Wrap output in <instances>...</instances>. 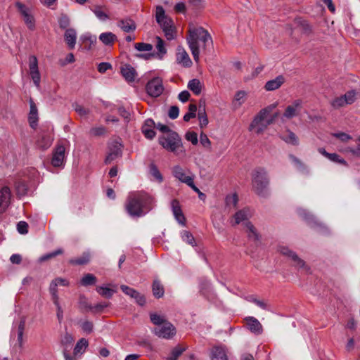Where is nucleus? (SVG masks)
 Returning a JSON list of instances; mask_svg holds the SVG:
<instances>
[{
    "label": "nucleus",
    "mask_w": 360,
    "mask_h": 360,
    "mask_svg": "<svg viewBox=\"0 0 360 360\" xmlns=\"http://www.w3.org/2000/svg\"><path fill=\"white\" fill-rule=\"evenodd\" d=\"M186 139L193 145H196L198 141V135L194 131H188L186 134Z\"/></svg>",
    "instance_id": "obj_58"
},
{
    "label": "nucleus",
    "mask_w": 360,
    "mask_h": 360,
    "mask_svg": "<svg viewBox=\"0 0 360 360\" xmlns=\"http://www.w3.org/2000/svg\"><path fill=\"white\" fill-rule=\"evenodd\" d=\"M100 41L106 46L112 45L117 39L115 34L110 32L101 33L99 36Z\"/></svg>",
    "instance_id": "obj_32"
},
{
    "label": "nucleus",
    "mask_w": 360,
    "mask_h": 360,
    "mask_svg": "<svg viewBox=\"0 0 360 360\" xmlns=\"http://www.w3.org/2000/svg\"><path fill=\"white\" fill-rule=\"evenodd\" d=\"M17 12L21 20L30 30L36 29V10L34 7L30 4H24L17 1L15 4Z\"/></svg>",
    "instance_id": "obj_3"
},
{
    "label": "nucleus",
    "mask_w": 360,
    "mask_h": 360,
    "mask_svg": "<svg viewBox=\"0 0 360 360\" xmlns=\"http://www.w3.org/2000/svg\"><path fill=\"white\" fill-rule=\"evenodd\" d=\"M247 328L251 333L259 335L263 332V327L260 322L253 316H247L244 319Z\"/></svg>",
    "instance_id": "obj_18"
},
{
    "label": "nucleus",
    "mask_w": 360,
    "mask_h": 360,
    "mask_svg": "<svg viewBox=\"0 0 360 360\" xmlns=\"http://www.w3.org/2000/svg\"><path fill=\"white\" fill-rule=\"evenodd\" d=\"M134 46L139 51H150L153 49V46L147 43H136Z\"/></svg>",
    "instance_id": "obj_55"
},
{
    "label": "nucleus",
    "mask_w": 360,
    "mask_h": 360,
    "mask_svg": "<svg viewBox=\"0 0 360 360\" xmlns=\"http://www.w3.org/2000/svg\"><path fill=\"white\" fill-rule=\"evenodd\" d=\"M147 93L153 96L158 97L162 94L164 91L162 80L160 77H155L150 79L146 84Z\"/></svg>",
    "instance_id": "obj_11"
},
{
    "label": "nucleus",
    "mask_w": 360,
    "mask_h": 360,
    "mask_svg": "<svg viewBox=\"0 0 360 360\" xmlns=\"http://www.w3.org/2000/svg\"><path fill=\"white\" fill-rule=\"evenodd\" d=\"M88 346V342L84 338L80 339L74 348V355L82 354Z\"/></svg>",
    "instance_id": "obj_38"
},
{
    "label": "nucleus",
    "mask_w": 360,
    "mask_h": 360,
    "mask_svg": "<svg viewBox=\"0 0 360 360\" xmlns=\"http://www.w3.org/2000/svg\"><path fill=\"white\" fill-rule=\"evenodd\" d=\"M214 51L213 41L208 33V32L204 30V53H212Z\"/></svg>",
    "instance_id": "obj_31"
},
{
    "label": "nucleus",
    "mask_w": 360,
    "mask_h": 360,
    "mask_svg": "<svg viewBox=\"0 0 360 360\" xmlns=\"http://www.w3.org/2000/svg\"><path fill=\"white\" fill-rule=\"evenodd\" d=\"M17 230L20 234H25L28 232V224L23 221H19L17 224Z\"/></svg>",
    "instance_id": "obj_60"
},
{
    "label": "nucleus",
    "mask_w": 360,
    "mask_h": 360,
    "mask_svg": "<svg viewBox=\"0 0 360 360\" xmlns=\"http://www.w3.org/2000/svg\"><path fill=\"white\" fill-rule=\"evenodd\" d=\"M356 91L355 90H351L346 92L344 95L341 96L343 98L345 103L347 105H351L354 103L356 99Z\"/></svg>",
    "instance_id": "obj_37"
},
{
    "label": "nucleus",
    "mask_w": 360,
    "mask_h": 360,
    "mask_svg": "<svg viewBox=\"0 0 360 360\" xmlns=\"http://www.w3.org/2000/svg\"><path fill=\"white\" fill-rule=\"evenodd\" d=\"M330 105L335 109H338L346 105L341 96L333 99L330 102Z\"/></svg>",
    "instance_id": "obj_54"
},
{
    "label": "nucleus",
    "mask_w": 360,
    "mask_h": 360,
    "mask_svg": "<svg viewBox=\"0 0 360 360\" xmlns=\"http://www.w3.org/2000/svg\"><path fill=\"white\" fill-rule=\"evenodd\" d=\"M277 251L285 257L286 259L291 262L292 265L295 268L302 269L306 271H309V268L305 264L304 261L298 257V255L288 247L284 245H279L277 248Z\"/></svg>",
    "instance_id": "obj_7"
},
{
    "label": "nucleus",
    "mask_w": 360,
    "mask_h": 360,
    "mask_svg": "<svg viewBox=\"0 0 360 360\" xmlns=\"http://www.w3.org/2000/svg\"><path fill=\"white\" fill-rule=\"evenodd\" d=\"M252 215L251 211L248 208H244L237 212L234 217V223L238 224L241 222L247 221Z\"/></svg>",
    "instance_id": "obj_28"
},
{
    "label": "nucleus",
    "mask_w": 360,
    "mask_h": 360,
    "mask_svg": "<svg viewBox=\"0 0 360 360\" xmlns=\"http://www.w3.org/2000/svg\"><path fill=\"white\" fill-rule=\"evenodd\" d=\"M82 329L84 332L90 333L93 331V323L89 321H85L81 324Z\"/></svg>",
    "instance_id": "obj_61"
},
{
    "label": "nucleus",
    "mask_w": 360,
    "mask_h": 360,
    "mask_svg": "<svg viewBox=\"0 0 360 360\" xmlns=\"http://www.w3.org/2000/svg\"><path fill=\"white\" fill-rule=\"evenodd\" d=\"M281 139L287 143L293 146H297L299 144L298 137L292 131L288 130L286 133L282 135Z\"/></svg>",
    "instance_id": "obj_33"
},
{
    "label": "nucleus",
    "mask_w": 360,
    "mask_h": 360,
    "mask_svg": "<svg viewBox=\"0 0 360 360\" xmlns=\"http://www.w3.org/2000/svg\"><path fill=\"white\" fill-rule=\"evenodd\" d=\"M63 253V250L61 249H58V250H56L51 253H49V254H46L42 257H40L39 260L41 262H44V261H46L47 259H49L52 257H54L58 255H60Z\"/></svg>",
    "instance_id": "obj_59"
},
{
    "label": "nucleus",
    "mask_w": 360,
    "mask_h": 360,
    "mask_svg": "<svg viewBox=\"0 0 360 360\" xmlns=\"http://www.w3.org/2000/svg\"><path fill=\"white\" fill-rule=\"evenodd\" d=\"M184 350L185 349L179 345L175 347L167 357V360H177Z\"/></svg>",
    "instance_id": "obj_39"
},
{
    "label": "nucleus",
    "mask_w": 360,
    "mask_h": 360,
    "mask_svg": "<svg viewBox=\"0 0 360 360\" xmlns=\"http://www.w3.org/2000/svg\"><path fill=\"white\" fill-rule=\"evenodd\" d=\"M252 184L254 191L259 195H262L269 184L266 171L262 167L257 168L252 173Z\"/></svg>",
    "instance_id": "obj_6"
},
{
    "label": "nucleus",
    "mask_w": 360,
    "mask_h": 360,
    "mask_svg": "<svg viewBox=\"0 0 360 360\" xmlns=\"http://www.w3.org/2000/svg\"><path fill=\"white\" fill-rule=\"evenodd\" d=\"M91 11L97 17V18L100 20L105 21L107 19H108V14L105 13V11L103 10L102 7L96 6L94 8H92Z\"/></svg>",
    "instance_id": "obj_42"
},
{
    "label": "nucleus",
    "mask_w": 360,
    "mask_h": 360,
    "mask_svg": "<svg viewBox=\"0 0 360 360\" xmlns=\"http://www.w3.org/2000/svg\"><path fill=\"white\" fill-rule=\"evenodd\" d=\"M180 236L182 240L188 245L194 247L196 245L195 240L191 232L186 230H183L180 232Z\"/></svg>",
    "instance_id": "obj_36"
},
{
    "label": "nucleus",
    "mask_w": 360,
    "mask_h": 360,
    "mask_svg": "<svg viewBox=\"0 0 360 360\" xmlns=\"http://www.w3.org/2000/svg\"><path fill=\"white\" fill-rule=\"evenodd\" d=\"M73 107L77 113L80 116H86L89 113V109L85 108L84 107L78 103H75L73 105Z\"/></svg>",
    "instance_id": "obj_56"
},
{
    "label": "nucleus",
    "mask_w": 360,
    "mask_h": 360,
    "mask_svg": "<svg viewBox=\"0 0 360 360\" xmlns=\"http://www.w3.org/2000/svg\"><path fill=\"white\" fill-rule=\"evenodd\" d=\"M210 357L211 360H229L227 347L222 345L212 347Z\"/></svg>",
    "instance_id": "obj_14"
},
{
    "label": "nucleus",
    "mask_w": 360,
    "mask_h": 360,
    "mask_svg": "<svg viewBox=\"0 0 360 360\" xmlns=\"http://www.w3.org/2000/svg\"><path fill=\"white\" fill-rule=\"evenodd\" d=\"M150 318L151 322L155 324L156 326H161L164 323H166L167 321L165 320V317L163 316L159 315L156 313H151L150 314Z\"/></svg>",
    "instance_id": "obj_45"
},
{
    "label": "nucleus",
    "mask_w": 360,
    "mask_h": 360,
    "mask_svg": "<svg viewBox=\"0 0 360 360\" xmlns=\"http://www.w3.org/2000/svg\"><path fill=\"white\" fill-rule=\"evenodd\" d=\"M188 88L196 95L200 94L201 92L200 82L196 79H193L188 82Z\"/></svg>",
    "instance_id": "obj_40"
},
{
    "label": "nucleus",
    "mask_w": 360,
    "mask_h": 360,
    "mask_svg": "<svg viewBox=\"0 0 360 360\" xmlns=\"http://www.w3.org/2000/svg\"><path fill=\"white\" fill-rule=\"evenodd\" d=\"M29 70L30 75L33 81L34 84L37 89L40 88L41 75L38 67V60L35 56H30L29 57Z\"/></svg>",
    "instance_id": "obj_10"
},
{
    "label": "nucleus",
    "mask_w": 360,
    "mask_h": 360,
    "mask_svg": "<svg viewBox=\"0 0 360 360\" xmlns=\"http://www.w3.org/2000/svg\"><path fill=\"white\" fill-rule=\"evenodd\" d=\"M285 82V78L283 75H278L273 79L269 80L264 85V89L266 91H272L278 89Z\"/></svg>",
    "instance_id": "obj_21"
},
{
    "label": "nucleus",
    "mask_w": 360,
    "mask_h": 360,
    "mask_svg": "<svg viewBox=\"0 0 360 360\" xmlns=\"http://www.w3.org/2000/svg\"><path fill=\"white\" fill-rule=\"evenodd\" d=\"M153 331L155 335L164 339H172L176 334L175 327L168 321L161 326H155Z\"/></svg>",
    "instance_id": "obj_9"
},
{
    "label": "nucleus",
    "mask_w": 360,
    "mask_h": 360,
    "mask_svg": "<svg viewBox=\"0 0 360 360\" xmlns=\"http://www.w3.org/2000/svg\"><path fill=\"white\" fill-rule=\"evenodd\" d=\"M156 20L162 27L165 35L168 40L174 39V25L172 20L165 15V10L162 6L156 8Z\"/></svg>",
    "instance_id": "obj_5"
},
{
    "label": "nucleus",
    "mask_w": 360,
    "mask_h": 360,
    "mask_svg": "<svg viewBox=\"0 0 360 360\" xmlns=\"http://www.w3.org/2000/svg\"><path fill=\"white\" fill-rule=\"evenodd\" d=\"M156 39H157L156 48L158 50V54L159 55L160 58H161L167 53V50L165 47V44H164L163 40L159 37H157Z\"/></svg>",
    "instance_id": "obj_50"
},
{
    "label": "nucleus",
    "mask_w": 360,
    "mask_h": 360,
    "mask_svg": "<svg viewBox=\"0 0 360 360\" xmlns=\"http://www.w3.org/2000/svg\"><path fill=\"white\" fill-rule=\"evenodd\" d=\"M245 231L249 240L253 242H258L259 240V235L253 224L249 221H247L245 223Z\"/></svg>",
    "instance_id": "obj_29"
},
{
    "label": "nucleus",
    "mask_w": 360,
    "mask_h": 360,
    "mask_svg": "<svg viewBox=\"0 0 360 360\" xmlns=\"http://www.w3.org/2000/svg\"><path fill=\"white\" fill-rule=\"evenodd\" d=\"M329 160L347 166V162L337 153H329L327 158Z\"/></svg>",
    "instance_id": "obj_52"
},
{
    "label": "nucleus",
    "mask_w": 360,
    "mask_h": 360,
    "mask_svg": "<svg viewBox=\"0 0 360 360\" xmlns=\"http://www.w3.org/2000/svg\"><path fill=\"white\" fill-rule=\"evenodd\" d=\"M154 199L143 191L131 192L129 194L126 209L132 217H141L149 212Z\"/></svg>",
    "instance_id": "obj_1"
},
{
    "label": "nucleus",
    "mask_w": 360,
    "mask_h": 360,
    "mask_svg": "<svg viewBox=\"0 0 360 360\" xmlns=\"http://www.w3.org/2000/svg\"><path fill=\"white\" fill-rule=\"evenodd\" d=\"M25 326V321L24 319H22L18 325V341L20 345H22V337H23Z\"/></svg>",
    "instance_id": "obj_53"
},
{
    "label": "nucleus",
    "mask_w": 360,
    "mask_h": 360,
    "mask_svg": "<svg viewBox=\"0 0 360 360\" xmlns=\"http://www.w3.org/2000/svg\"><path fill=\"white\" fill-rule=\"evenodd\" d=\"M120 72L123 77L127 82H133L135 79L136 76V72L135 69L129 64H124L122 65Z\"/></svg>",
    "instance_id": "obj_24"
},
{
    "label": "nucleus",
    "mask_w": 360,
    "mask_h": 360,
    "mask_svg": "<svg viewBox=\"0 0 360 360\" xmlns=\"http://www.w3.org/2000/svg\"><path fill=\"white\" fill-rule=\"evenodd\" d=\"M122 146L120 141H113L110 142L108 146L109 151L105 159V162L110 164L115 160L120 158L122 155Z\"/></svg>",
    "instance_id": "obj_12"
},
{
    "label": "nucleus",
    "mask_w": 360,
    "mask_h": 360,
    "mask_svg": "<svg viewBox=\"0 0 360 360\" xmlns=\"http://www.w3.org/2000/svg\"><path fill=\"white\" fill-rule=\"evenodd\" d=\"M174 176L183 183L191 185V181L193 179L190 175L187 174L185 171L179 166H176L172 170Z\"/></svg>",
    "instance_id": "obj_22"
},
{
    "label": "nucleus",
    "mask_w": 360,
    "mask_h": 360,
    "mask_svg": "<svg viewBox=\"0 0 360 360\" xmlns=\"http://www.w3.org/2000/svg\"><path fill=\"white\" fill-rule=\"evenodd\" d=\"M176 62L179 65L184 68H189L192 65V61L186 51V50L181 46L176 48Z\"/></svg>",
    "instance_id": "obj_17"
},
{
    "label": "nucleus",
    "mask_w": 360,
    "mask_h": 360,
    "mask_svg": "<svg viewBox=\"0 0 360 360\" xmlns=\"http://www.w3.org/2000/svg\"><path fill=\"white\" fill-rule=\"evenodd\" d=\"M56 282V281L55 279L53 280L49 285V292L51 295L52 300L53 302H57V301L59 300L57 290L58 285Z\"/></svg>",
    "instance_id": "obj_47"
},
{
    "label": "nucleus",
    "mask_w": 360,
    "mask_h": 360,
    "mask_svg": "<svg viewBox=\"0 0 360 360\" xmlns=\"http://www.w3.org/2000/svg\"><path fill=\"white\" fill-rule=\"evenodd\" d=\"M197 106L195 104L191 103L188 105V110L184 116V120L188 122L191 118H194L196 116Z\"/></svg>",
    "instance_id": "obj_44"
},
{
    "label": "nucleus",
    "mask_w": 360,
    "mask_h": 360,
    "mask_svg": "<svg viewBox=\"0 0 360 360\" xmlns=\"http://www.w3.org/2000/svg\"><path fill=\"white\" fill-rule=\"evenodd\" d=\"M81 39L85 42H89L90 45L94 44L96 42V37L90 34H85L81 37Z\"/></svg>",
    "instance_id": "obj_63"
},
{
    "label": "nucleus",
    "mask_w": 360,
    "mask_h": 360,
    "mask_svg": "<svg viewBox=\"0 0 360 360\" xmlns=\"http://www.w3.org/2000/svg\"><path fill=\"white\" fill-rule=\"evenodd\" d=\"M150 173L158 182L162 181V176L158 170V167L154 164H151L150 165Z\"/></svg>",
    "instance_id": "obj_51"
},
{
    "label": "nucleus",
    "mask_w": 360,
    "mask_h": 360,
    "mask_svg": "<svg viewBox=\"0 0 360 360\" xmlns=\"http://www.w3.org/2000/svg\"><path fill=\"white\" fill-rule=\"evenodd\" d=\"M38 115L37 108L34 103L30 101V111L29 114V122L32 128H35L37 125Z\"/></svg>",
    "instance_id": "obj_30"
},
{
    "label": "nucleus",
    "mask_w": 360,
    "mask_h": 360,
    "mask_svg": "<svg viewBox=\"0 0 360 360\" xmlns=\"http://www.w3.org/2000/svg\"><path fill=\"white\" fill-rule=\"evenodd\" d=\"M302 108V101L300 99H297L287 106L283 113V117L288 120L292 119L300 114Z\"/></svg>",
    "instance_id": "obj_15"
},
{
    "label": "nucleus",
    "mask_w": 360,
    "mask_h": 360,
    "mask_svg": "<svg viewBox=\"0 0 360 360\" xmlns=\"http://www.w3.org/2000/svg\"><path fill=\"white\" fill-rule=\"evenodd\" d=\"M276 107V104L270 105L268 107L262 109L249 126V131H253L257 134L263 133L269 125L273 123L278 116V113H275L273 116L269 117L270 112Z\"/></svg>",
    "instance_id": "obj_2"
},
{
    "label": "nucleus",
    "mask_w": 360,
    "mask_h": 360,
    "mask_svg": "<svg viewBox=\"0 0 360 360\" xmlns=\"http://www.w3.org/2000/svg\"><path fill=\"white\" fill-rule=\"evenodd\" d=\"M155 122L151 119H148L144 122L142 126V132L148 139H152L155 136L154 131Z\"/></svg>",
    "instance_id": "obj_25"
},
{
    "label": "nucleus",
    "mask_w": 360,
    "mask_h": 360,
    "mask_svg": "<svg viewBox=\"0 0 360 360\" xmlns=\"http://www.w3.org/2000/svg\"><path fill=\"white\" fill-rule=\"evenodd\" d=\"M121 290L122 292L126 294L127 295L135 299L136 302L139 305H143L146 302V300L143 295H141L138 291H136L135 289L131 288L127 285H122L120 286Z\"/></svg>",
    "instance_id": "obj_20"
},
{
    "label": "nucleus",
    "mask_w": 360,
    "mask_h": 360,
    "mask_svg": "<svg viewBox=\"0 0 360 360\" xmlns=\"http://www.w3.org/2000/svg\"><path fill=\"white\" fill-rule=\"evenodd\" d=\"M53 142V137L50 134H41L39 136L37 145L39 148L45 150L51 146Z\"/></svg>",
    "instance_id": "obj_26"
},
{
    "label": "nucleus",
    "mask_w": 360,
    "mask_h": 360,
    "mask_svg": "<svg viewBox=\"0 0 360 360\" xmlns=\"http://www.w3.org/2000/svg\"><path fill=\"white\" fill-rule=\"evenodd\" d=\"M152 290L153 295L157 298L162 297L164 295V287L158 280H155L153 281Z\"/></svg>",
    "instance_id": "obj_34"
},
{
    "label": "nucleus",
    "mask_w": 360,
    "mask_h": 360,
    "mask_svg": "<svg viewBox=\"0 0 360 360\" xmlns=\"http://www.w3.org/2000/svg\"><path fill=\"white\" fill-rule=\"evenodd\" d=\"M65 41L70 49H73L76 44L77 33L74 29H67L64 34Z\"/></svg>",
    "instance_id": "obj_27"
},
{
    "label": "nucleus",
    "mask_w": 360,
    "mask_h": 360,
    "mask_svg": "<svg viewBox=\"0 0 360 360\" xmlns=\"http://www.w3.org/2000/svg\"><path fill=\"white\" fill-rule=\"evenodd\" d=\"M238 199L236 193L228 195L226 198V205L230 208H234L238 203Z\"/></svg>",
    "instance_id": "obj_48"
},
{
    "label": "nucleus",
    "mask_w": 360,
    "mask_h": 360,
    "mask_svg": "<svg viewBox=\"0 0 360 360\" xmlns=\"http://www.w3.org/2000/svg\"><path fill=\"white\" fill-rule=\"evenodd\" d=\"M172 210L177 222L183 226H186V218L182 212L179 202L177 200H173L171 202Z\"/></svg>",
    "instance_id": "obj_19"
},
{
    "label": "nucleus",
    "mask_w": 360,
    "mask_h": 360,
    "mask_svg": "<svg viewBox=\"0 0 360 360\" xmlns=\"http://www.w3.org/2000/svg\"><path fill=\"white\" fill-rule=\"evenodd\" d=\"M160 144L166 150L179 153L182 152V143L179 136L174 131H170L160 137Z\"/></svg>",
    "instance_id": "obj_4"
},
{
    "label": "nucleus",
    "mask_w": 360,
    "mask_h": 360,
    "mask_svg": "<svg viewBox=\"0 0 360 360\" xmlns=\"http://www.w3.org/2000/svg\"><path fill=\"white\" fill-rule=\"evenodd\" d=\"M11 192L8 186L0 189V213L4 212L11 204Z\"/></svg>",
    "instance_id": "obj_16"
},
{
    "label": "nucleus",
    "mask_w": 360,
    "mask_h": 360,
    "mask_svg": "<svg viewBox=\"0 0 360 360\" xmlns=\"http://www.w3.org/2000/svg\"><path fill=\"white\" fill-rule=\"evenodd\" d=\"M333 136L335 138L339 139L340 141L343 142H347V141L352 139V136L344 132H338L333 134Z\"/></svg>",
    "instance_id": "obj_62"
},
{
    "label": "nucleus",
    "mask_w": 360,
    "mask_h": 360,
    "mask_svg": "<svg viewBox=\"0 0 360 360\" xmlns=\"http://www.w3.org/2000/svg\"><path fill=\"white\" fill-rule=\"evenodd\" d=\"M90 260V255L88 252H84L80 257L72 259L70 262L72 264L82 265L87 264Z\"/></svg>",
    "instance_id": "obj_43"
},
{
    "label": "nucleus",
    "mask_w": 360,
    "mask_h": 360,
    "mask_svg": "<svg viewBox=\"0 0 360 360\" xmlns=\"http://www.w3.org/2000/svg\"><path fill=\"white\" fill-rule=\"evenodd\" d=\"M201 28H193L189 30V35L187 37V41L191 50L194 60L198 61L199 59L198 40L201 34Z\"/></svg>",
    "instance_id": "obj_8"
},
{
    "label": "nucleus",
    "mask_w": 360,
    "mask_h": 360,
    "mask_svg": "<svg viewBox=\"0 0 360 360\" xmlns=\"http://www.w3.org/2000/svg\"><path fill=\"white\" fill-rule=\"evenodd\" d=\"M74 342L73 337L68 333H65L61 339V343L65 347H68Z\"/></svg>",
    "instance_id": "obj_57"
},
{
    "label": "nucleus",
    "mask_w": 360,
    "mask_h": 360,
    "mask_svg": "<svg viewBox=\"0 0 360 360\" xmlns=\"http://www.w3.org/2000/svg\"><path fill=\"white\" fill-rule=\"evenodd\" d=\"M96 291L101 296L105 297L106 298H110L115 292L113 290L104 286H98L96 288Z\"/></svg>",
    "instance_id": "obj_46"
},
{
    "label": "nucleus",
    "mask_w": 360,
    "mask_h": 360,
    "mask_svg": "<svg viewBox=\"0 0 360 360\" xmlns=\"http://www.w3.org/2000/svg\"><path fill=\"white\" fill-rule=\"evenodd\" d=\"M117 26L124 32H132L136 28L135 22L130 18H124L118 20Z\"/></svg>",
    "instance_id": "obj_23"
},
{
    "label": "nucleus",
    "mask_w": 360,
    "mask_h": 360,
    "mask_svg": "<svg viewBox=\"0 0 360 360\" xmlns=\"http://www.w3.org/2000/svg\"><path fill=\"white\" fill-rule=\"evenodd\" d=\"M179 109L177 106H172L169 108V112H168L169 117L172 120L177 118L179 116Z\"/></svg>",
    "instance_id": "obj_64"
},
{
    "label": "nucleus",
    "mask_w": 360,
    "mask_h": 360,
    "mask_svg": "<svg viewBox=\"0 0 360 360\" xmlns=\"http://www.w3.org/2000/svg\"><path fill=\"white\" fill-rule=\"evenodd\" d=\"M65 148L63 145H58L53 150L51 165L55 167H63L65 165Z\"/></svg>",
    "instance_id": "obj_13"
},
{
    "label": "nucleus",
    "mask_w": 360,
    "mask_h": 360,
    "mask_svg": "<svg viewBox=\"0 0 360 360\" xmlns=\"http://www.w3.org/2000/svg\"><path fill=\"white\" fill-rule=\"evenodd\" d=\"M246 98V93L244 91H238L233 101V105L235 108H238L243 103H245Z\"/></svg>",
    "instance_id": "obj_35"
},
{
    "label": "nucleus",
    "mask_w": 360,
    "mask_h": 360,
    "mask_svg": "<svg viewBox=\"0 0 360 360\" xmlns=\"http://www.w3.org/2000/svg\"><path fill=\"white\" fill-rule=\"evenodd\" d=\"M96 282V277L91 274H85L81 280V285L88 286L94 285Z\"/></svg>",
    "instance_id": "obj_41"
},
{
    "label": "nucleus",
    "mask_w": 360,
    "mask_h": 360,
    "mask_svg": "<svg viewBox=\"0 0 360 360\" xmlns=\"http://www.w3.org/2000/svg\"><path fill=\"white\" fill-rule=\"evenodd\" d=\"M16 193L19 197L26 195L27 186L23 181H18L15 184Z\"/></svg>",
    "instance_id": "obj_49"
}]
</instances>
